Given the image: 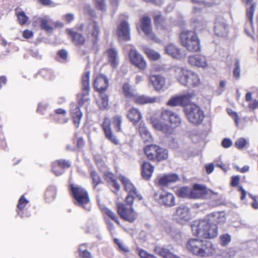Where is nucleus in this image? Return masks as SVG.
Returning a JSON list of instances; mask_svg holds the SVG:
<instances>
[{
  "instance_id": "nucleus-16",
  "label": "nucleus",
  "mask_w": 258,
  "mask_h": 258,
  "mask_svg": "<svg viewBox=\"0 0 258 258\" xmlns=\"http://www.w3.org/2000/svg\"><path fill=\"white\" fill-rule=\"evenodd\" d=\"M159 203L168 207H171L175 205L174 196L169 192L164 191L160 193L157 199Z\"/></svg>"
},
{
  "instance_id": "nucleus-43",
  "label": "nucleus",
  "mask_w": 258,
  "mask_h": 258,
  "mask_svg": "<svg viewBox=\"0 0 258 258\" xmlns=\"http://www.w3.org/2000/svg\"><path fill=\"white\" fill-rule=\"evenodd\" d=\"M190 189L187 187H181L176 190V195L181 198H190Z\"/></svg>"
},
{
  "instance_id": "nucleus-62",
  "label": "nucleus",
  "mask_w": 258,
  "mask_h": 258,
  "mask_svg": "<svg viewBox=\"0 0 258 258\" xmlns=\"http://www.w3.org/2000/svg\"><path fill=\"white\" fill-rule=\"evenodd\" d=\"M232 144V141L230 139L227 138L224 139L222 142V145L225 148L230 147L231 146Z\"/></svg>"
},
{
  "instance_id": "nucleus-58",
  "label": "nucleus",
  "mask_w": 258,
  "mask_h": 258,
  "mask_svg": "<svg viewBox=\"0 0 258 258\" xmlns=\"http://www.w3.org/2000/svg\"><path fill=\"white\" fill-rule=\"evenodd\" d=\"M249 196L252 200V202L251 203V207L254 209H258V197L251 194H249Z\"/></svg>"
},
{
  "instance_id": "nucleus-35",
  "label": "nucleus",
  "mask_w": 258,
  "mask_h": 258,
  "mask_svg": "<svg viewBox=\"0 0 258 258\" xmlns=\"http://www.w3.org/2000/svg\"><path fill=\"white\" fill-rule=\"evenodd\" d=\"M139 131L143 140L145 142H150L152 141V136L144 124H140L139 127Z\"/></svg>"
},
{
  "instance_id": "nucleus-24",
  "label": "nucleus",
  "mask_w": 258,
  "mask_h": 258,
  "mask_svg": "<svg viewBox=\"0 0 258 258\" xmlns=\"http://www.w3.org/2000/svg\"><path fill=\"white\" fill-rule=\"evenodd\" d=\"M215 34L219 37H225L228 32V26L224 22L223 20L217 21L215 23Z\"/></svg>"
},
{
  "instance_id": "nucleus-7",
  "label": "nucleus",
  "mask_w": 258,
  "mask_h": 258,
  "mask_svg": "<svg viewBox=\"0 0 258 258\" xmlns=\"http://www.w3.org/2000/svg\"><path fill=\"white\" fill-rule=\"evenodd\" d=\"M119 179L123 184L125 190L128 193L125 199L127 204H133L134 200H142V196L138 192L134 185L128 178L123 176H120Z\"/></svg>"
},
{
  "instance_id": "nucleus-44",
  "label": "nucleus",
  "mask_w": 258,
  "mask_h": 258,
  "mask_svg": "<svg viewBox=\"0 0 258 258\" xmlns=\"http://www.w3.org/2000/svg\"><path fill=\"white\" fill-rule=\"evenodd\" d=\"M234 145L236 148L242 149L248 146L249 142L244 138H240L235 141Z\"/></svg>"
},
{
  "instance_id": "nucleus-33",
  "label": "nucleus",
  "mask_w": 258,
  "mask_h": 258,
  "mask_svg": "<svg viewBox=\"0 0 258 258\" xmlns=\"http://www.w3.org/2000/svg\"><path fill=\"white\" fill-rule=\"evenodd\" d=\"M127 117L133 123H136L141 119L142 115L138 109L135 108H132L129 109Z\"/></svg>"
},
{
  "instance_id": "nucleus-45",
  "label": "nucleus",
  "mask_w": 258,
  "mask_h": 258,
  "mask_svg": "<svg viewBox=\"0 0 258 258\" xmlns=\"http://www.w3.org/2000/svg\"><path fill=\"white\" fill-rule=\"evenodd\" d=\"M89 30L91 31V36L93 37V40H96L97 38V36L99 33V26L97 25L96 22H93L89 26Z\"/></svg>"
},
{
  "instance_id": "nucleus-15",
  "label": "nucleus",
  "mask_w": 258,
  "mask_h": 258,
  "mask_svg": "<svg viewBox=\"0 0 258 258\" xmlns=\"http://www.w3.org/2000/svg\"><path fill=\"white\" fill-rule=\"evenodd\" d=\"M165 120L162 119L161 117L160 118H157L154 116L151 118V122L154 128L165 134H171L172 130L168 124L163 122Z\"/></svg>"
},
{
  "instance_id": "nucleus-18",
  "label": "nucleus",
  "mask_w": 258,
  "mask_h": 258,
  "mask_svg": "<svg viewBox=\"0 0 258 258\" xmlns=\"http://www.w3.org/2000/svg\"><path fill=\"white\" fill-rule=\"evenodd\" d=\"M178 180H179V177L177 174H169L158 177L156 179L155 182L159 185L167 186Z\"/></svg>"
},
{
  "instance_id": "nucleus-59",
  "label": "nucleus",
  "mask_w": 258,
  "mask_h": 258,
  "mask_svg": "<svg viewBox=\"0 0 258 258\" xmlns=\"http://www.w3.org/2000/svg\"><path fill=\"white\" fill-rule=\"evenodd\" d=\"M114 241H115V243H116L118 245L119 248L121 250H122L124 252H128L129 251L128 248L127 247H126L125 245L119 239H115Z\"/></svg>"
},
{
  "instance_id": "nucleus-55",
  "label": "nucleus",
  "mask_w": 258,
  "mask_h": 258,
  "mask_svg": "<svg viewBox=\"0 0 258 258\" xmlns=\"http://www.w3.org/2000/svg\"><path fill=\"white\" fill-rule=\"evenodd\" d=\"M91 176L93 179L94 187L95 188L96 185L100 183V178L97 173L94 171H92L91 172Z\"/></svg>"
},
{
  "instance_id": "nucleus-63",
  "label": "nucleus",
  "mask_w": 258,
  "mask_h": 258,
  "mask_svg": "<svg viewBox=\"0 0 258 258\" xmlns=\"http://www.w3.org/2000/svg\"><path fill=\"white\" fill-rule=\"evenodd\" d=\"M240 177L239 176H234L232 177L231 185L236 186L239 184Z\"/></svg>"
},
{
  "instance_id": "nucleus-4",
  "label": "nucleus",
  "mask_w": 258,
  "mask_h": 258,
  "mask_svg": "<svg viewBox=\"0 0 258 258\" xmlns=\"http://www.w3.org/2000/svg\"><path fill=\"white\" fill-rule=\"evenodd\" d=\"M179 40L181 45L189 51L195 52L201 49L200 40L194 31H182L180 34Z\"/></svg>"
},
{
  "instance_id": "nucleus-49",
  "label": "nucleus",
  "mask_w": 258,
  "mask_h": 258,
  "mask_svg": "<svg viewBox=\"0 0 258 258\" xmlns=\"http://www.w3.org/2000/svg\"><path fill=\"white\" fill-rule=\"evenodd\" d=\"M167 104L170 106H181L179 95L175 96L171 98Z\"/></svg>"
},
{
  "instance_id": "nucleus-60",
  "label": "nucleus",
  "mask_w": 258,
  "mask_h": 258,
  "mask_svg": "<svg viewBox=\"0 0 258 258\" xmlns=\"http://www.w3.org/2000/svg\"><path fill=\"white\" fill-rule=\"evenodd\" d=\"M84 10V15H89L91 16H93L94 15V11L91 9V7L89 5L85 6Z\"/></svg>"
},
{
  "instance_id": "nucleus-20",
  "label": "nucleus",
  "mask_w": 258,
  "mask_h": 258,
  "mask_svg": "<svg viewBox=\"0 0 258 258\" xmlns=\"http://www.w3.org/2000/svg\"><path fill=\"white\" fill-rule=\"evenodd\" d=\"M134 101L139 104H145L147 103H154L160 102L161 97L158 96L150 97L147 95H135L133 98Z\"/></svg>"
},
{
  "instance_id": "nucleus-10",
  "label": "nucleus",
  "mask_w": 258,
  "mask_h": 258,
  "mask_svg": "<svg viewBox=\"0 0 258 258\" xmlns=\"http://www.w3.org/2000/svg\"><path fill=\"white\" fill-rule=\"evenodd\" d=\"M126 206L122 204L117 205L118 213L120 217L129 222L134 221L138 217L137 213L134 211L132 204Z\"/></svg>"
},
{
  "instance_id": "nucleus-64",
  "label": "nucleus",
  "mask_w": 258,
  "mask_h": 258,
  "mask_svg": "<svg viewBox=\"0 0 258 258\" xmlns=\"http://www.w3.org/2000/svg\"><path fill=\"white\" fill-rule=\"evenodd\" d=\"M23 35L25 38L29 39L33 36V33L32 31L26 30L23 32Z\"/></svg>"
},
{
  "instance_id": "nucleus-48",
  "label": "nucleus",
  "mask_w": 258,
  "mask_h": 258,
  "mask_svg": "<svg viewBox=\"0 0 258 258\" xmlns=\"http://www.w3.org/2000/svg\"><path fill=\"white\" fill-rule=\"evenodd\" d=\"M233 76L236 79H239L240 77V60L238 58H236L234 60Z\"/></svg>"
},
{
  "instance_id": "nucleus-40",
  "label": "nucleus",
  "mask_w": 258,
  "mask_h": 258,
  "mask_svg": "<svg viewBox=\"0 0 258 258\" xmlns=\"http://www.w3.org/2000/svg\"><path fill=\"white\" fill-rule=\"evenodd\" d=\"M168 155V151L166 149L158 146L156 155V160L160 161L165 160L167 158Z\"/></svg>"
},
{
  "instance_id": "nucleus-3",
  "label": "nucleus",
  "mask_w": 258,
  "mask_h": 258,
  "mask_svg": "<svg viewBox=\"0 0 258 258\" xmlns=\"http://www.w3.org/2000/svg\"><path fill=\"white\" fill-rule=\"evenodd\" d=\"M186 248L194 255L207 257L213 255L215 251L212 243L207 240L198 238L189 239L186 243Z\"/></svg>"
},
{
  "instance_id": "nucleus-42",
  "label": "nucleus",
  "mask_w": 258,
  "mask_h": 258,
  "mask_svg": "<svg viewBox=\"0 0 258 258\" xmlns=\"http://www.w3.org/2000/svg\"><path fill=\"white\" fill-rule=\"evenodd\" d=\"M87 246L86 244H81L79 248V251L80 258H92L91 254L87 250Z\"/></svg>"
},
{
  "instance_id": "nucleus-14",
  "label": "nucleus",
  "mask_w": 258,
  "mask_h": 258,
  "mask_svg": "<svg viewBox=\"0 0 258 258\" xmlns=\"http://www.w3.org/2000/svg\"><path fill=\"white\" fill-rule=\"evenodd\" d=\"M161 118L163 120H168L171 125L176 127L180 125L181 119L176 113L168 110H163L161 112Z\"/></svg>"
},
{
  "instance_id": "nucleus-29",
  "label": "nucleus",
  "mask_w": 258,
  "mask_h": 258,
  "mask_svg": "<svg viewBox=\"0 0 258 258\" xmlns=\"http://www.w3.org/2000/svg\"><path fill=\"white\" fill-rule=\"evenodd\" d=\"M154 167L149 162H145L142 166V174L143 177L145 179H149L151 178Z\"/></svg>"
},
{
  "instance_id": "nucleus-11",
  "label": "nucleus",
  "mask_w": 258,
  "mask_h": 258,
  "mask_svg": "<svg viewBox=\"0 0 258 258\" xmlns=\"http://www.w3.org/2000/svg\"><path fill=\"white\" fill-rule=\"evenodd\" d=\"M137 28L139 33L143 31L149 39L157 41L155 34L152 31L151 22L149 17H143L137 25Z\"/></svg>"
},
{
  "instance_id": "nucleus-26",
  "label": "nucleus",
  "mask_w": 258,
  "mask_h": 258,
  "mask_svg": "<svg viewBox=\"0 0 258 258\" xmlns=\"http://www.w3.org/2000/svg\"><path fill=\"white\" fill-rule=\"evenodd\" d=\"M95 160L99 169L104 172V176L106 180L108 182H110L111 183L113 181H114L115 179L113 174L108 171H106V166L104 162L97 159L96 157L95 158Z\"/></svg>"
},
{
  "instance_id": "nucleus-8",
  "label": "nucleus",
  "mask_w": 258,
  "mask_h": 258,
  "mask_svg": "<svg viewBox=\"0 0 258 258\" xmlns=\"http://www.w3.org/2000/svg\"><path fill=\"white\" fill-rule=\"evenodd\" d=\"M172 218L179 223L185 224L191 219L190 209L184 205L178 206L172 214Z\"/></svg>"
},
{
  "instance_id": "nucleus-52",
  "label": "nucleus",
  "mask_w": 258,
  "mask_h": 258,
  "mask_svg": "<svg viewBox=\"0 0 258 258\" xmlns=\"http://www.w3.org/2000/svg\"><path fill=\"white\" fill-rule=\"evenodd\" d=\"M252 0H246L247 4V16H253L254 11V5H251Z\"/></svg>"
},
{
  "instance_id": "nucleus-2",
  "label": "nucleus",
  "mask_w": 258,
  "mask_h": 258,
  "mask_svg": "<svg viewBox=\"0 0 258 258\" xmlns=\"http://www.w3.org/2000/svg\"><path fill=\"white\" fill-rule=\"evenodd\" d=\"M171 70L177 82L183 86L195 88L199 87L201 83L199 75L186 68L174 67Z\"/></svg>"
},
{
  "instance_id": "nucleus-17",
  "label": "nucleus",
  "mask_w": 258,
  "mask_h": 258,
  "mask_svg": "<svg viewBox=\"0 0 258 258\" xmlns=\"http://www.w3.org/2000/svg\"><path fill=\"white\" fill-rule=\"evenodd\" d=\"M149 80L156 91L163 90L166 88V79L163 76L151 75Z\"/></svg>"
},
{
  "instance_id": "nucleus-28",
  "label": "nucleus",
  "mask_w": 258,
  "mask_h": 258,
  "mask_svg": "<svg viewBox=\"0 0 258 258\" xmlns=\"http://www.w3.org/2000/svg\"><path fill=\"white\" fill-rule=\"evenodd\" d=\"M155 251L164 258H180L178 256L174 254L165 247L156 246L155 248Z\"/></svg>"
},
{
  "instance_id": "nucleus-30",
  "label": "nucleus",
  "mask_w": 258,
  "mask_h": 258,
  "mask_svg": "<svg viewBox=\"0 0 258 258\" xmlns=\"http://www.w3.org/2000/svg\"><path fill=\"white\" fill-rule=\"evenodd\" d=\"M106 54L111 66L112 67H115L118 63L117 51L114 49L111 48L106 51Z\"/></svg>"
},
{
  "instance_id": "nucleus-50",
  "label": "nucleus",
  "mask_w": 258,
  "mask_h": 258,
  "mask_svg": "<svg viewBox=\"0 0 258 258\" xmlns=\"http://www.w3.org/2000/svg\"><path fill=\"white\" fill-rule=\"evenodd\" d=\"M122 121L121 117L120 115H117L113 117V124L114 127H117L116 131L119 132L121 131V123Z\"/></svg>"
},
{
  "instance_id": "nucleus-41",
  "label": "nucleus",
  "mask_w": 258,
  "mask_h": 258,
  "mask_svg": "<svg viewBox=\"0 0 258 258\" xmlns=\"http://www.w3.org/2000/svg\"><path fill=\"white\" fill-rule=\"evenodd\" d=\"M122 91L124 95L127 98L133 99L135 95L134 90L131 88L128 83H125L123 85Z\"/></svg>"
},
{
  "instance_id": "nucleus-23",
  "label": "nucleus",
  "mask_w": 258,
  "mask_h": 258,
  "mask_svg": "<svg viewBox=\"0 0 258 258\" xmlns=\"http://www.w3.org/2000/svg\"><path fill=\"white\" fill-rule=\"evenodd\" d=\"M71 163L68 161L60 160L53 163L52 166L53 172L56 176H59L63 172V169L69 168Z\"/></svg>"
},
{
  "instance_id": "nucleus-12",
  "label": "nucleus",
  "mask_w": 258,
  "mask_h": 258,
  "mask_svg": "<svg viewBox=\"0 0 258 258\" xmlns=\"http://www.w3.org/2000/svg\"><path fill=\"white\" fill-rule=\"evenodd\" d=\"M188 61L191 66L204 70L208 69L210 67V63L207 57L202 54H197L189 56Z\"/></svg>"
},
{
  "instance_id": "nucleus-46",
  "label": "nucleus",
  "mask_w": 258,
  "mask_h": 258,
  "mask_svg": "<svg viewBox=\"0 0 258 258\" xmlns=\"http://www.w3.org/2000/svg\"><path fill=\"white\" fill-rule=\"evenodd\" d=\"M56 193V189L54 186H50L49 187L45 193V198L46 200L48 201V202L50 201L51 200L53 199L55 197Z\"/></svg>"
},
{
  "instance_id": "nucleus-27",
  "label": "nucleus",
  "mask_w": 258,
  "mask_h": 258,
  "mask_svg": "<svg viewBox=\"0 0 258 258\" xmlns=\"http://www.w3.org/2000/svg\"><path fill=\"white\" fill-rule=\"evenodd\" d=\"M195 93L194 91H191L186 93L179 95L181 106H183L184 109L187 106L190 105L191 100L195 97Z\"/></svg>"
},
{
  "instance_id": "nucleus-19",
  "label": "nucleus",
  "mask_w": 258,
  "mask_h": 258,
  "mask_svg": "<svg viewBox=\"0 0 258 258\" xmlns=\"http://www.w3.org/2000/svg\"><path fill=\"white\" fill-rule=\"evenodd\" d=\"M102 127L106 136V138L112 143L118 145L119 141L113 134L110 127V120L108 118H105L104 120Z\"/></svg>"
},
{
  "instance_id": "nucleus-39",
  "label": "nucleus",
  "mask_w": 258,
  "mask_h": 258,
  "mask_svg": "<svg viewBox=\"0 0 258 258\" xmlns=\"http://www.w3.org/2000/svg\"><path fill=\"white\" fill-rule=\"evenodd\" d=\"M97 103L101 109H106L108 105V98L106 94L101 93Z\"/></svg>"
},
{
  "instance_id": "nucleus-37",
  "label": "nucleus",
  "mask_w": 258,
  "mask_h": 258,
  "mask_svg": "<svg viewBox=\"0 0 258 258\" xmlns=\"http://www.w3.org/2000/svg\"><path fill=\"white\" fill-rule=\"evenodd\" d=\"M68 34L73 37L74 43L76 44H82L85 41V39L83 36L79 33H75L70 29H67Z\"/></svg>"
},
{
  "instance_id": "nucleus-53",
  "label": "nucleus",
  "mask_w": 258,
  "mask_h": 258,
  "mask_svg": "<svg viewBox=\"0 0 258 258\" xmlns=\"http://www.w3.org/2000/svg\"><path fill=\"white\" fill-rule=\"evenodd\" d=\"M228 114L234 120L236 126L239 125V116L237 112L231 109H227Z\"/></svg>"
},
{
  "instance_id": "nucleus-34",
  "label": "nucleus",
  "mask_w": 258,
  "mask_h": 258,
  "mask_svg": "<svg viewBox=\"0 0 258 258\" xmlns=\"http://www.w3.org/2000/svg\"><path fill=\"white\" fill-rule=\"evenodd\" d=\"M89 78V72L85 73V74L82 77V88L83 90H84L83 95L84 96H87L89 94V91L90 89Z\"/></svg>"
},
{
  "instance_id": "nucleus-21",
  "label": "nucleus",
  "mask_w": 258,
  "mask_h": 258,
  "mask_svg": "<svg viewBox=\"0 0 258 258\" xmlns=\"http://www.w3.org/2000/svg\"><path fill=\"white\" fill-rule=\"evenodd\" d=\"M207 194V190L205 186L195 184L193 188L190 189V198L192 199H202L206 196Z\"/></svg>"
},
{
  "instance_id": "nucleus-61",
  "label": "nucleus",
  "mask_w": 258,
  "mask_h": 258,
  "mask_svg": "<svg viewBox=\"0 0 258 258\" xmlns=\"http://www.w3.org/2000/svg\"><path fill=\"white\" fill-rule=\"evenodd\" d=\"M248 107L250 109H255L258 108V100L253 99L249 102Z\"/></svg>"
},
{
  "instance_id": "nucleus-36",
  "label": "nucleus",
  "mask_w": 258,
  "mask_h": 258,
  "mask_svg": "<svg viewBox=\"0 0 258 258\" xmlns=\"http://www.w3.org/2000/svg\"><path fill=\"white\" fill-rule=\"evenodd\" d=\"M71 114L75 125L76 127H78L82 117V113L81 112L79 108L75 106V108L72 110Z\"/></svg>"
},
{
  "instance_id": "nucleus-56",
  "label": "nucleus",
  "mask_w": 258,
  "mask_h": 258,
  "mask_svg": "<svg viewBox=\"0 0 258 258\" xmlns=\"http://www.w3.org/2000/svg\"><path fill=\"white\" fill-rule=\"evenodd\" d=\"M28 203V201L24 197L22 196L19 200L17 207L19 210L23 209L25 206Z\"/></svg>"
},
{
  "instance_id": "nucleus-47",
  "label": "nucleus",
  "mask_w": 258,
  "mask_h": 258,
  "mask_svg": "<svg viewBox=\"0 0 258 258\" xmlns=\"http://www.w3.org/2000/svg\"><path fill=\"white\" fill-rule=\"evenodd\" d=\"M231 236L227 233L222 234L219 237V242L223 246L228 245L231 241Z\"/></svg>"
},
{
  "instance_id": "nucleus-5",
  "label": "nucleus",
  "mask_w": 258,
  "mask_h": 258,
  "mask_svg": "<svg viewBox=\"0 0 258 258\" xmlns=\"http://www.w3.org/2000/svg\"><path fill=\"white\" fill-rule=\"evenodd\" d=\"M71 190L75 200V203L89 211L91 204L87 191L82 187L75 184L71 185Z\"/></svg>"
},
{
  "instance_id": "nucleus-31",
  "label": "nucleus",
  "mask_w": 258,
  "mask_h": 258,
  "mask_svg": "<svg viewBox=\"0 0 258 258\" xmlns=\"http://www.w3.org/2000/svg\"><path fill=\"white\" fill-rule=\"evenodd\" d=\"M158 149V146L150 145L147 146L144 149V152L147 158L151 160H156V155Z\"/></svg>"
},
{
  "instance_id": "nucleus-51",
  "label": "nucleus",
  "mask_w": 258,
  "mask_h": 258,
  "mask_svg": "<svg viewBox=\"0 0 258 258\" xmlns=\"http://www.w3.org/2000/svg\"><path fill=\"white\" fill-rule=\"evenodd\" d=\"M93 2L97 9L101 11H105L106 10L105 0H93Z\"/></svg>"
},
{
  "instance_id": "nucleus-38",
  "label": "nucleus",
  "mask_w": 258,
  "mask_h": 258,
  "mask_svg": "<svg viewBox=\"0 0 258 258\" xmlns=\"http://www.w3.org/2000/svg\"><path fill=\"white\" fill-rule=\"evenodd\" d=\"M99 206L103 214L107 216L112 220L116 222L118 224H119L118 219L114 213L104 205H100Z\"/></svg>"
},
{
  "instance_id": "nucleus-54",
  "label": "nucleus",
  "mask_w": 258,
  "mask_h": 258,
  "mask_svg": "<svg viewBox=\"0 0 258 258\" xmlns=\"http://www.w3.org/2000/svg\"><path fill=\"white\" fill-rule=\"evenodd\" d=\"M138 253L141 258H156L154 255L141 249H138Z\"/></svg>"
},
{
  "instance_id": "nucleus-6",
  "label": "nucleus",
  "mask_w": 258,
  "mask_h": 258,
  "mask_svg": "<svg viewBox=\"0 0 258 258\" xmlns=\"http://www.w3.org/2000/svg\"><path fill=\"white\" fill-rule=\"evenodd\" d=\"M184 112L188 120L194 124H201L205 118L204 111L196 104L187 106Z\"/></svg>"
},
{
  "instance_id": "nucleus-22",
  "label": "nucleus",
  "mask_w": 258,
  "mask_h": 258,
  "mask_svg": "<svg viewBox=\"0 0 258 258\" xmlns=\"http://www.w3.org/2000/svg\"><path fill=\"white\" fill-rule=\"evenodd\" d=\"M108 81L103 75H100L94 81V87L100 93L105 91L108 87Z\"/></svg>"
},
{
  "instance_id": "nucleus-25",
  "label": "nucleus",
  "mask_w": 258,
  "mask_h": 258,
  "mask_svg": "<svg viewBox=\"0 0 258 258\" xmlns=\"http://www.w3.org/2000/svg\"><path fill=\"white\" fill-rule=\"evenodd\" d=\"M165 51L173 58L179 59L184 56V55L180 53V50L172 43L168 44L165 46Z\"/></svg>"
},
{
  "instance_id": "nucleus-57",
  "label": "nucleus",
  "mask_w": 258,
  "mask_h": 258,
  "mask_svg": "<svg viewBox=\"0 0 258 258\" xmlns=\"http://www.w3.org/2000/svg\"><path fill=\"white\" fill-rule=\"evenodd\" d=\"M41 27L42 29H45L49 32L52 31V28L49 25L46 20H43L41 21Z\"/></svg>"
},
{
  "instance_id": "nucleus-13",
  "label": "nucleus",
  "mask_w": 258,
  "mask_h": 258,
  "mask_svg": "<svg viewBox=\"0 0 258 258\" xmlns=\"http://www.w3.org/2000/svg\"><path fill=\"white\" fill-rule=\"evenodd\" d=\"M116 35L120 41L130 40V28L126 21H123L118 24L116 30Z\"/></svg>"
},
{
  "instance_id": "nucleus-9",
  "label": "nucleus",
  "mask_w": 258,
  "mask_h": 258,
  "mask_svg": "<svg viewBox=\"0 0 258 258\" xmlns=\"http://www.w3.org/2000/svg\"><path fill=\"white\" fill-rule=\"evenodd\" d=\"M128 56L131 63L136 68L142 71L146 69L147 61L144 56L136 49L132 48L129 52Z\"/></svg>"
},
{
  "instance_id": "nucleus-1",
  "label": "nucleus",
  "mask_w": 258,
  "mask_h": 258,
  "mask_svg": "<svg viewBox=\"0 0 258 258\" xmlns=\"http://www.w3.org/2000/svg\"><path fill=\"white\" fill-rule=\"evenodd\" d=\"M226 218L223 212H215L204 218L193 221L191 224L194 235L205 239H212L218 234L217 224L225 222Z\"/></svg>"
},
{
  "instance_id": "nucleus-32",
  "label": "nucleus",
  "mask_w": 258,
  "mask_h": 258,
  "mask_svg": "<svg viewBox=\"0 0 258 258\" xmlns=\"http://www.w3.org/2000/svg\"><path fill=\"white\" fill-rule=\"evenodd\" d=\"M143 51L150 60H157L161 58V55L158 52L147 46H144Z\"/></svg>"
}]
</instances>
